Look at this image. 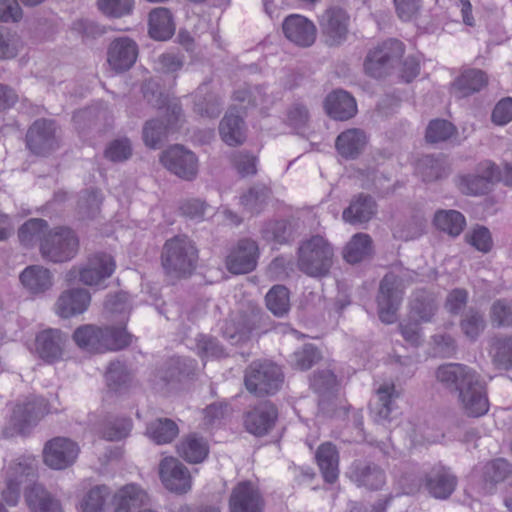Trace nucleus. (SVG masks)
<instances>
[{
	"label": "nucleus",
	"mask_w": 512,
	"mask_h": 512,
	"mask_svg": "<svg viewBox=\"0 0 512 512\" xmlns=\"http://www.w3.org/2000/svg\"><path fill=\"white\" fill-rule=\"evenodd\" d=\"M79 251V239L75 232L67 227L50 229L40 239L41 257L54 264L72 260Z\"/></svg>",
	"instance_id": "3"
},
{
	"label": "nucleus",
	"mask_w": 512,
	"mask_h": 512,
	"mask_svg": "<svg viewBox=\"0 0 512 512\" xmlns=\"http://www.w3.org/2000/svg\"><path fill=\"white\" fill-rule=\"evenodd\" d=\"M427 221L423 216L417 215L399 223L393 229L396 239L410 241L419 238L425 232Z\"/></svg>",
	"instance_id": "51"
},
{
	"label": "nucleus",
	"mask_w": 512,
	"mask_h": 512,
	"mask_svg": "<svg viewBox=\"0 0 512 512\" xmlns=\"http://www.w3.org/2000/svg\"><path fill=\"white\" fill-rule=\"evenodd\" d=\"M377 399L371 404V412L375 421L384 423L391 419L394 401L399 397L394 384H382L376 391Z\"/></svg>",
	"instance_id": "37"
},
{
	"label": "nucleus",
	"mask_w": 512,
	"mask_h": 512,
	"mask_svg": "<svg viewBox=\"0 0 512 512\" xmlns=\"http://www.w3.org/2000/svg\"><path fill=\"white\" fill-rule=\"evenodd\" d=\"M46 413V403L43 398H33L18 403L13 409L9 422L3 429L4 436L12 438L18 435H26Z\"/></svg>",
	"instance_id": "8"
},
{
	"label": "nucleus",
	"mask_w": 512,
	"mask_h": 512,
	"mask_svg": "<svg viewBox=\"0 0 512 512\" xmlns=\"http://www.w3.org/2000/svg\"><path fill=\"white\" fill-rule=\"evenodd\" d=\"M327 113L335 120H348L357 112L355 99L344 90L330 93L325 101Z\"/></svg>",
	"instance_id": "33"
},
{
	"label": "nucleus",
	"mask_w": 512,
	"mask_h": 512,
	"mask_svg": "<svg viewBox=\"0 0 512 512\" xmlns=\"http://www.w3.org/2000/svg\"><path fill=\"white\" fill-rule=\"evenodd\" d=\"M478 376L475 370L459 363L440 365L435 371V377L440 384L458 393L465 386L473 384V380Z\"/></svg>",
	"instance_id": "20"
},
{
	"label": "nucleus",
	"mask_w": 512,
	"mask_h": 512,
	"mask_svg": "<svg viewBox=\"0 0 512 512\" xmlns=\"http://www.w3.org/2000/svg\"><path fill=\"white\" fill-rule=\"evenodd\" d=\"M67 339L59 329H45L36 335L35 351L45 362L54 363L62 358Z\"/></svg>",
	"instance_id": "21"
},
{
	"label": "nucleus",
	"mask_w": 512,
	"mask_h": 512,
	"mask_svg": "<svg viewBox=\"0 0 512 512\" xmlns=\"http://www.w3.org/2000/svg\"><path fill=\"white\" fill-rule=\"evenodd\" d=\"M416 173L423 181L431 182L440 179L444 175L445 169L439 159L431 155H426L418 159L416 163Z\"/></svg>",
	"instance_id": "54"
},
{
	"label": "nucleus",
	"mask_w": 512,
	"mask_h": 512,
	"mask_svg": "<svg viewBox=\"0 0 512 512\" xmlns=\"http://www.w3.org/2000/svg\"><path fill=\"white\" fill-rule=\"evenodd\" d=\"M24 496L31 512H62L60 502L40 484L27 488Z\"/></svg>",
	"instance_id": "34"
},
{
	"label": "nucleus",
	"mask_w": 512,
	"mask_h": 512,
	"mask_svg": "<svg viewBox=\"0 0 512 512\" xmlns=\"http://www.w3.org/2000/svg\"><path fill=\"white\" fill-rule=\"evenodd\" d=\"M102 338L106 342H115L117 347H106L105 351H118L126 348L132 342V335L127 332L125 324L119 327L107 326L102 328Z\"/></svg>",
	"instance_id": "61"
},
{
	"label": "nucleus",
	"mask_w": 512,
	"mask_h": 512,
	"mask_svg": "<svg viewBox=\"0 0 512 512\" xmlns=\"http://www.w3.org/2000/svg\"><path fill=\"white\" fill-rule=\"evenodd\" d=\"M162 165L179 178L192 181L198 174V158L181 145H174L160 156Z\"/></svg>",
	"instance_id": "13"
},
{
	"label": "nucleus",
	"mask_w": 512,
	"mask_h": 512,
	"mask_svg": "<svg viewBox=\"0 0 512 512\" xmlns=\"http://www.w3.org/2000/svg\"><path fill=\"white\" fill-rule=\"evenodd\" d=\"M246 389L255 395L275 394L283 383L279 366L271 362H253L245 370Z\"/></svg>",
	"instance_id": "6"
},
{
	"label": "nucleus",
	"mask_w": 512,
	"mask_h": 512,
	"mask_svg": "<svg viewBox=\"0 0 512 512\" xmlns=\"http://www.w3.org/2000/svg\"><path fill=\"white\" fill-rule=\"evenodd\" d=\"M47 221L32 218L26 221L18 231V238L25 247H32L41 237L48 232Z\"/></svg>",
	"instance_id": "50"
},
{
	"label": "nucleus",
	"mask_w": 512,
	"mask_h": 512,
	"mask_svg": "<svg viewBox=\"0 0 512 512\" xmlns=\"http://www.w3.org/2000/svg\"><path fill=\"white\" fill-rule=\"evenodd\" d=\"M261 235L269 243L285 244L293 238V227L285 219L269 220L263 224Z\"/></svg>",
	"instance_id": "45"
},
{
	"label": "nucleus",
	"mask_w": 512,
	"mask_h": 512,
	"mask_svg": "<svg viewBox=\"0 0 512 512\" xmlns=\"http://www.w3.org/2000/svg\"><path fill=\"white\" fill-rule=\"evenodd\" d=\"M3 500L10 506L18 503L22 485L33 481L37 474V463L32 457H20L11 461L4 470Z\"/></svg>",
	"instance_id": "5"
},
{
	"label": "nucleus",
	"mask_w": 512,
	"mask_h": 512,
	"mask_svg": "<svg viewBox=\"0 0 512 512\" xmlns=\"http://www.w3.org/2000/svg\"><path fill=\"white\" fill-rule=\"evenodd\" d=\"M410 305L411 313L423 322L431 321L437 310L434 298L425 292L417 293Z\"/></svg>",
	"instance_id": "56"
},
{
	"label": "nucleus",
	"mask_w": 512,
	"mask_h": 512,
	"mask_svg": "<svg viewBox=\"0 0 512 512\" xmlns=\"http://www.w3.org/2000/svg\"><path fill=\"white\" fill-rule=\"evenodd\" d=\"M258 245L252 239H241L226 258V267L233 274L253 271L257 265Z\"/></svg>",
	"instance_id": "19"
},
{
	"label": "nucleus",
	"mask_w": 512,
	"mask_h": 512,
	"mask_svg": "<svg viewBox=\"0 0 512 512\" xmlns=\"http://www.w3.org/2000/svg\"><path fill=\"white\" fill-rule=\"evenodd\" d=\"M317 464L325 481L334 483L339 475V455L332 443H323L316 452Z\"/></svg>",
	"instance_id": "41"
},
{
	"label": "nucleus",
	"mask_w": 512,
	"mask_h": 512,
	"mask_svg": "<svg viewBox=\"0 0 512 512\" xmlns=\"http://www.w3.org/2000/svg\"><path fill=\"white\" fill-rule=\"evenodd\" d=\"M404 53L402 42L389 39L371 50L365 60L364 68L368 75L383 78L391 73Z\"/></svg>",
	"instance_id": "9"
},
{
	"label": "nucleus",
	"mask_w": 512,
	"mask_h": 512,
	"mask_svg": "<svg viewBox=\"0 0 512 512\" xmlns=\"http://www.w3.org/2000/svg\"><path fill=\"white\" fill-rule=\"evenodd\" d=\"M168 127L159 119H152L145 123L143 127V140L146 146L157 149L160 148L167 136Z\"/></svg>",
	"instance_id": "55"
},
{
	"label": "nucleus",
	"mask_w": 512,
	"mask_h": 512,
	"mask_svg": "<svg viewBox=\"0 0 512 512\" xmlns=\"http://www.w3.org/2000/svg\"><path fill=\"white\" fill-rule=\"evenodd\" d=\"M321 33L329 46L343 43L348 35L349 16L338 6L324 10L318 18Z\"/></svg>",
	"instance_id": "15"
},
{
	"label": "nucleus",
	"mask_w": 512,
	"mask_h": 512,
	"mask_svg": "<svg viewBox=\"0 0 512 512\" xmlns=\"http://www.w3.org/2000/svg\"><path fill=\"white\" fill-rule=\"evenodd\" d=\"M460 327L471 340H476L486 327L484 315L475 308H469L462 316Z\"/></svg>",
	"instance_id": "53"
},
{
	"label": "nucleus",
	"mask_w": 512,
	"mask_h": 512,
	"mask_svg": "<svg viewBox=\"0 0 512 512\" xmlns=\"http://www.w3.org/2000/svg\"><path fill=\"white\" fill-rule=\"evenodd\" d=\"M91 302L90 293L84 288H72L63 291L56 303L55 313L64 319L84 313Z\"/></svg>",
	"instance_id": "25"
},
{
	"label": "nucleus",
	"mask_w": 512,
	"mask_h": 512,
	"mask_svg": "<svg viewBox=\"0 0 512 512\" xmlns=\"http://www.w3.org/2000/svg\"><path fill=\"white\" fill-rule=\"evenodd\" d=\"M76 442L66 437H55L43 448V461L51 469L63 470L74 464L79 454Z\"/></svg>",
	"instance_id": "14"
},
{
	"label": "nucleus",
	"mask_w": 512,
	"mask_h": 512,
	"mask_svg": "<svg viewBox=\"0 0 512 512\" xmlns=\"http://www.w3.org/2000/svg\"><path fill=\"white\" fill-rule=\"evenodd\" d=\"M268 319L260 309L248 308L241 310L228 319L222 327L223 336L233 345L243 344L254 335L268 331L265 324Z\"/></svg>",
	"instance_id": "4"
},
{
	"label": "nucleus",
	"mask_w": 512,
	"mask_h": 512,
	"mask_svg": "<svg viewBox=\"0 0 512 512\" xmlns=\"http://www.w3.org/2000/svg\"><path fill=\"white\" fill-rule=\"evenodd\" d=\"M402 299L401 279L394 273L386 274L380 282L377 295L378 314L383 323L396 321Z\"/></svg>",
	"instance_id": "11"
},
{
	"label": "nucleus",
	"mask_w": 512,
	"mask_h": 512,
	"mask_svg": "<svg viewBox=\"0 0 512 512\" xmlns=\"http://www.w3.org/2000/svg\"><path fill=\"white\" fill-rule=\"evenodd\" d=\"M433 223L438 230L451 237H457L466 226V219L457 210H439L434 215Z\"/></svg>",
	"instance_id": "44"
},
{
	"label": "nucleus",
	"mask_w": 512,
	"mask_h": 512,
	"mask_svg": "<svg viewBox=\"0 0 512 512\" xmlns=\"http://www.w3.org/2000/svg\"><path fill=\"white\" fill-rule=\"evenodd\" d=\"M132 429L130 418H116L108 421L103 429V437L109 441H119L127 437Z\"/></svg>",
	"instance_id": "64"
},
{
	"label": "nucleus",
	"mask_w": 512,
	"mask_h": 512,
	"mask_svg": "<svg viewBox=\"0 0 512 512\" xmlns=\"http://www.w3.org/2000/svg\"><path fill=\"white\" fill-rule=\"evenodd\" d=\"M221 139L229 146L241 145L246 139V127L241 116L233 110L226 112L219 125Z\"/></svg>",
	"instance_id": "35"
},
{
	"label": "nucleus",
	"mask_w": 512,
	"mask_h": 512,
	"mask_svg": "<svg viewBox=\"0 0 512 512\" xmlns=\"http://www.w3.org/2000/svg\"><path fill=\"white\" fill-rule=\"evenodd\" d=\"M457 486V478L450 469L434 466L425 476V488L436 499H447Z\"/></svg>",
	"instance_id": "27"
},
{
	"label": "nucleus",
	"mask_w": 512,
	"mask_h": 512,
	"mask_svg": "<svg viewBox=\"0 0 512 512\" xmlns=\"http://www.w3.org/2000/svg\"><path fill=\"white\" fill-rule=\"evenodd\" d=\"M137 56L138 45L127 36L115 38L107 47V63L116 73L129 70L136 62Z\"/></svg>",
	"instance_id": "18"
},
{
	"label": "nucleus",
	"mask_w": 512,
	"mask_h": 512,
	"mask_svg": "<svg viewBox=\"0 0 512 512\" xmlns=\"http://www.w3.org/2000/svg\"><path fill=\"white\" fill-rule=\"evenodd\" d=\"M377 213V203L368 194L359 193L350 201V204L342 212L344 222L351 225L368 223Z\"/></svg>",
	"instance_id": "28"
},
{
	"label": "nucleus",
	"mask_w": 512,
	"mask_h": 512,
	"mask_svg": "<svg viewBox=\"0 0 512 512\" xmlns=\"http://www.w3.org/2000/svg\"><path fill=\"white\" fill-rule=\"evenodd\" d=\"M109 495L110 489L105 485L90 489L81 503L82 512H102Z\"/></svg>",
	"instance_id": "58"
},
{
	"label": "nucleus",
	"mask_w": 512,
	"mask_h": 512,
	"mask_svg": "<svg viewBox=\"0 0 512 512\" xmlns=\"http://www.w3.org/2000/svg\"><path fill=\"white\" fill-rule=\"evenodd\" d=\"M154 64L155 70L159 73L175 74L183 68L185 57L183 54L169 51L160 54Z\"/></svg>",
	"instance_id": "60"
},
{
	"label": "nucleus",
	"mask_w": 512,
	"mask_h": 512,
	"mask_svg": "<svg viewBox=\"0 0 512 512\" xmlns=\"http://www.w3.org/2000/svg\"><path fill=\"white\" fill-rule=\"evenodd\" d=\"M367 143L365 133L360 129H348L338 135L335 146L338 153L346 159H355Z\"/></svg>",
	"instance_id": "38"
},
{
	"label": "nucleus",
	"mask_w": 512,
	"mask_h": 512,
	"mask_svg": "<svg viewBox=\"0 0 512 512\" xmlns=\"http://www.w3.org/2000/svg\"><path fill=\"white\" fill-rule=\"evenodd\" d=\"M149 35L159 41L170 39L175 32L172 14L168 8L157 7L149 13Z\"/></svg>",
	"instance_id": "36"
},
{
	"label": "nucleus",
	"mask_w": 512,
	"mask_h": 512,
	"mask_svg": "<svg viewBox=\"0 0 512 512\" xmlns=\"http://www.w3.org/2000/svg\"><path fill=\"white\" fill-rule=\"evenodd\" d=\"M104 309L111 318L119 320L120 324H125L131 311L128 294L119 292L109 295L104 303Z\"/></svg>",
	"instance_id": "48"
},
{
	"label": "nucleus",
	"mask_w": 512,
	"mask_h": 512,
	"mask_svg": "<svg viewBox=\"0 0 512 512\" xmlns=\"http://www.w3.org/2000/svg\"><path fill=\"white\" fill-rule=\"evenodd\" d=\"M178 453L190 463H200L206 458L208 447L203 438L190 435L180 443Z\"/></svg>",
	"instance_id": "47"
},
{
	"label": "nucleus",
	"mask_w": 512,
	"mask_h": 512,
	"mask_svg": "<svg viewBox=\"0 0 512 512\" xmlns=\"http://www.w3.org/2000/svg\"><path fill=\"white\" fill-rule=\"evenodd\" d=\"M373 254V240L366 233H356L343 249V258L350 264H356L370 258Z\"/></svg>",
	"instance_id": "40"
},
{
	"label": "nucleus",
	"mask_w": 512,
	"mask_h": 512,
	"mask_svg": "<svg viewBox=\"0 0 512 512\" xmlns=\"http://www.w3.org/2000/svg\"><path fill=\"white\" fill-rule=\"evenodd\" d=\"M102 337V328L93 325L80 326L73 333L75 343L88 352L103 353L106 347L118 346L115 342H106Z\"/></svg>",
	"instance_id": "32"
},
{
	"label": "nucleus",
	"mask_w": 512,
	"mask_h": 512,
	"mask_svg": "<svg viewBox=\"0 0 512 512\" xmlns=\"http://www.w3.org/2000/svg\"><path fill=\"white\" fill-rule=\"evenodd\" d=\"M97 5L104 15L121 18L132 13L134 0H97Z\"/></svg>",
	"instance_id": "62"
},
{
	"label": "nucleus",
	"mask_w": 512,
	"mask_h": 512,
	"mask_svg": "<svg viewBox=\"0 0 512 512\" xmlns=\"http://www.w3.org/2000/svg\"><path fill=\"white\" fill-rule=\"evenodd\" d=\"M105 157L112 162H123L132 155V145L128 138L111 141L104 151Z\"/></svg>",
	"instance_id": "63"
},
{
	"label": "nucleus",
	"mask_w": 512,
	"mask_h": 512,
	"mask_svg": "<svg viewBox=\"0 0 512 512\" xmlns=\"http://www.w3.org/2000/svg\"><path fill=\"white\" fill-rule=\"evenodd\" d=\"M488 84V76L480 69H465L453 81L451 85L452 93L457 98L468 97L481 91Z\"/></svg>",
	"instance_id": "31"
},
{
	"label": "nucleus",
	"mask_w": 512,
	"mask_h": 512,
	"mask_svg": "<svg viewBox=\"0 0 512 512\" xmlns=\"http://www.w3.org/2000/svg\"><path fill=\"white\" fill-rule=\"evenodd\" d=\"M150 502L148 493L134 483L119 488L113 496L114 512H138Z\"/></svg>",
	"instance_id": "26"
},
{
	"label": "nucleus",
	"mask_w": 512,
	"mask_h": 512,
	"mask_svg": "<svg viewBox=\"0 0 512 512\" xmlns=\"http://www.w3.org/2000/svg\"><path fill=\"white\" fill-rule=\"evenodd\" d=\"M229 507L230 512H262L263 499L251 482L243 481L233 488Z\"/></svg>",
	"instance_id": "23"
},
{
	"label": "nucleus",
	"mask_w": 512,
	"mask_h": 512,
	"mask_svg": "<svg viewBox=\"0 0 512 512\" xmlns=\"http://www.w3.org/2000/svg\"><path fill=\"white\" fill-rule=\"evenodd\" d=\"M456 133L454 125L447 120L435 119L430 121L426 129V140L430 143L443 142Z\"/></svg>",
	"instance_id": "59"
},
{
	"label": "nucleus",
	"mask_w": 512,
	"mask_h": 512,
	"mask_svg": "<svg viewBox=\"0 0 512 512\" xmlns=\"http://www.w3.org/2000/svg\"><path fill=\"white\" fill-rule=\"evenodd\" d=\"M270 194L267 186L256 184L240 196V204L247 213L258 215L266 207Z\"/></svg>",
	"instance_id": "42"
},
{
	"label": "nucleus",
	"mask_w": 512,
	"mask_h": 512,
	"mask_svg": "<svg viewBox=\"0 0 512 512\" xmlns=\"http://www.w3.org/2000/svg\"><path fill=\"white\" fill-rule=\"evenodd\" d=\"M58 126L51 119H38L29 127L26 145L35 155L45 156L59 147Z\"/></svg>",
	"instance_id": "12"
},
{
	"label": "nucleus",
	"mask_w": 512,
	"mask_h": 512,
	"mask_svg": "<svg viewBox=\"0 0 512 512\" xmlns=\"http://www.w3.org/2000/svg\"><path fill=\"white\" fill-rule=\"evenodd\" d=\"M267 308L277 317H283L290 310L289 290L282 285L273 286L265 297Z\"/></svg>",
	"instance_id": "49"
},
{
	"label": "nucleus",
	"mask_w": 512,
	"mask_h": 512,
	"mask_svg": "<svg viewBox=\"0 0 512 512\" xmlns=\"http://www.w3.org/2000/svg\"><path fill=\"white\" fill-rule=\"evenodd\" d=\"M489 318L493 327L512 328V300L500 298L489 309Z\"/></svg>",
	"instance_id": "52"
},
{
	"label": "nucleus",
	"mask_w": 512,
	"mask_h": 512,
	"mask_svg": "<svg viewBox=\"0 0 512 512\" xmlns=\"http://www.w3.org/2000/svg\"><path fill=\"white\" fill-rule=\"evenodd\" d=\"M23 287L33 295L44 294L54 284L53 273L42 265H29L19 275Z\"/></svg>",
	"instance_id": "29"
},
{
	"label": "nucleus",
	"mask_w": 512,
	"mask_h": 512,
	"mask_svg": "<svg viewBox=\"0 0 512 512\" xmlns=\"http://www.w3.org/2000/svg\"><path fill=\"white\" fill-rule=\"evenodd\" d=\"M350 478L357 486L372 491L381 489L386 483L384 470L375 463H355Z\"/></svg>",
	"instance_id": "30"
},
{
	"label": "nucleus",
	"mask_w": 512,
	"mask_h": 512,
	"mask_svg": "<svg viewBox=\"0 0 512 512\" xmlns=\"http://www.w3.org/2000/svg\"><path fill=\"white\" fill-rule=\"evenodd\" d=\"M512 474L511 464L498 458L488 462L483 468L482 490L485 494H492L496 486Z\"/></svg>",
	"instance_id": "39"
},
{
	"label": "nucleus",
	"mask_w": 512,
	"mask_h": 512,
	"mask_svg": "<svg viewBox=\"0 0 512 512\" xmlns=\"http://www.w3.org/2000/svg\"><path fill=\"white\" fill-rule=\"evenodd\" d=\"M159 476L171 492L182 494L191 489V475L187 467L174 457H165L159 463Z\"/></svg>",
	"instance_id": "17"
},
{
	"label": "nucleus",
	"mask_w": 512,
	"mask_h": 512,
	"mask_svg": "<svg viewBox=\"0 0 512 512\" xmlns=\"http://www.w3.org/2000/svg\"><path fill=\"white\" fill-rule=\"evenodd\" d=\"M489 354L497 369H512V335L494 337L490 343Z\"/></svg>",
	"instance_id": "43"
},
{
	"label": "nucleus",
	"mask_w": 512,
	"mask_h": 512,
	"mask_svg": "<svg viewBox=\"0 0 512 512\" xmlns=\"http://www.w3.org/2000/svg\"><path fill=\"white\" fill-rule=\"evenodd\" d=\"M177 424L168 418H158L147 425L146 434L157 444H166L178 435Z\"/></svg>",
	"instance_id": "46"
},
{
	"label": "nucleus",
	"mask_w": 512,
	"mask_h": 512,
	"mask_svg": "<svg viewBox=\"0 0 512 512\" xmlns=\"http://www.w3.org/2000/svg\"><path fill=\"white\" fill-rule=\"evenodd\" d=\"M285 37L300 47H309L316 40V27L312 21L298 14L285 18L282 24Z\"/></svg>",
	"instance_id": "22"
},
{
	"label": "nucleus",
	"mask_w": 512,
	"mask_h": 512,
	"mask_svg": "<svg viewBox=\"0 0 512 512\" xmlns=\"http://www.w3.org/2000/svg\"><path fill=\"white\" fill-rule=\"evenodd\" d=\"M458 401L463 413L468 417L478 418L488 412L490 405L486 384L480 375L473 380V384L460 390Z\"/></svg>",
	"instance_id": "16"
},
{
	"label": "nucleus",
	"mask_w": 512,
	"mask_h": 512,
	"mask_svg": "<svg viewBox=\"0 0 512 512\" xmlns=\"http://www.w3.org/2000/svg\"><path fill=\"white\" fill-rule=\"evenodd\" d=\"M277 417L276 406L270 401H264L247 412L244 424L249 433L263 436L273 428Z\"/></svg>",
	"instance_id": "24"
},
{
	"label": "nucleus",
	"mask_w": 512,
	"mask_h": 512,
	"mask_svg": "<svg viewBox=\"0 0 512 512\" xmlns=\"http://www.w3.org/2000/svg\"><path fill=\"white\" fill-rule=\"evenodd\" d=\"M198 355L202 359H220L227 356V353L219 341L210 335H199L196 338Z\"/></svg>",
	"instance_id": "57"
},
{
	"label": "nucleus",
	"mask_w": 512,
	"mask_h": 512,
	"mask_svg": "<svg viewBox=\"0 0 512 512\" xmlns=\"http://www.w3.org/2000/svg\"><path fill=\"white\" fill-rule=\"evenodd\" d=\"M334 260L332 244L321 235H313L300 242L297 249V267L304 274L320 278L328 275Z\"/></svg>",
	"instance_id": "2"
},
{
	"label": "nucleus",
	"mask_w": 512,
	"mask_h": 512,
	"mask_svg": "<svg viewBox=\"0 0 512 512\" xmlns=\"http://www.w3.org/2000/svg\"><path fill=\"white\" fill-rule=\"evenodd\" d=\"M500 180V168L494 162L484 160L476 165L474 172L459 175L456 184L465 195L481 196L490 192Z\"/></svg>",
	"instance_id": "7"
},
{
	"label": "nucleus",
	"mask_w": 512,
	"mask_h": 512,
	"mask_svg": "<svg viewBox=\"0 0 512 512\" xmlns=\"http://www.w3.org/2000/svg\"><path fill=\"white\" fill-rule=\"evenodd\" d=\"M115 261L107 253L98 252L90 256L87 262L81 266L72 267L66 274L68 281L79 277L80 282L88 286L99 285L109 278L115 270Z\"/></svg>",
	"instance_id": "10"
},
{
	"label": "nucleus",
	"mask_w": 512,
	"mask_h": 512,
	"mask_svg": "<svg viewBox=\"0 0 512 512\" xmlns=\"http://www.w3.org/2000/svg\"><path fill=\"white\" fill-rule=\"evenodd\" d=\"M198 249L195 243L184 235H177L163 245L161 265L164 272L173 278L189 277L197 267Z\"/></svg>",
	"instance_id": "1"
}]
</instances>
